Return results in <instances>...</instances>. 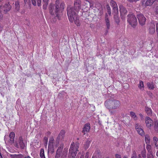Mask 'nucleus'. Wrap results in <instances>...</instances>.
<instances>
[{
  "label": "nucleus",
  "instance_id": "39448f33",
  "mask_svg": "<svg viewBox=\"0 0 158 158\" xmlns=\"http://www.w3.org/2000/svg\"><path fill=\"white\" fill-rule=\"evenodd\" d=\"M127 22L133 27H135L137 24V20L135 16L133 14L128 15Z\"/></svg>",
  "mask_w": 158,
  "mask_h": 158
},
{
  "label": "nucleus",
  "instance_id": "f257e3e1",
  "mask_svg": "<svg viewBox=\"0 0 158 158\" xmlns=\"http://www.w3.org/2000/svg\"><path fill=\"white\" fill-rule=\"evenodd\" d=\"M74 7H68L67 9V15L69 21L73 22L74 21L75 24L77 26L79 25V20L78 15L79 3L77 2H75Z\"/></svg>",
  "mask_w": 158,
  "mask_h": 158
},
{
  "label": "nucleus",
  "instance_id": "ddd939ff",
  "mask_svg": "<svg viewBox=\"0 0 158 158\" xmlns=\"http://www.w3.org/2000/svg\"><path fill=\"white\" fill-rule=\"evenodd\" d=\"M145 122L147 126L148 127H150L153 125V121L152 120L148 117H146Z\"/></svg>",
  "mask_w": 158,
  "mask_h": 158
},
{
  "label": "nucleus",
  "instance_id": "37998d69",
  "mask_svg": "<svg viewBox=\"0 0 158 158\" xmlns=\"http://www.w3.org/2000/svg\"><path fill=\"white\" fill-rule=\"evenodd\" d=\"M63 155H61V157H63V156H66L67 154V152H66L65 151H63Z\"/></svg>",
  "mask_w": 158,
  "mask_h": 158
},
{
  "label": "nucleus",
  "instance_id": "de8ad7c7",
  "mask_svg": "<svg viewBox=\"0 0 158 158\" xmlns=\"http://www.w3.org/2000/svg\"><path fill=\"white\" fill-rule=\"evenodd\" d=\"M115 158H121L120 155L118 154L115 155Z\"/></svg>",
  "mask_w": 158,
  "mask_h": 158
},
{
  "label": "nucleus",
  "instance_id": "6e6d98bb",
  "mask_svg": "<svg viewBox=\"0 0 158 158\" xmlns=\"http://www.w3.org/2000/svg\"><path fill=\"white\" fill-rule=\"evenodd\" d=\"M2 157V156L1 155H0V158H1Z\"/></svg>",
  "mask_w": 158,
  "mask_h": 158
},
{
  "label": "nucleus",
  "instance_id": "f3484780",
  "mask_svg": "<svg viewBox=\"0 0 158 158\" xmlns=\"http://www.w3.org/2000/svg\"><path fill=\"white\" fill-rule=\"evenodd\" d=\"M15 135L14 132H11L9 135V142L11 143H13L14 141Z\"/></svg>",
  "mask_w": 158,
  "mask_h": 158
},
{
  "label": "nucleus",
  "instance_id": "864d4df0",
  "mask_svg": "<svg viewBox=\"0 0 158 158\" xmlns=\"http://www.w3.org/2000/svg\"><path fill=\"white\" fill-rule=\"evenodd\" d=\"M156 156L158 157V151H157L156 153Z\"/></svg>",
  "mask_w": 158,
  "mask_h": 158
},
{
  "label": "nucleus",
  "instance_id": "dca6fc26",
  "mask_svg": "<svg viewBox=\"0 0 158 158\" xmlns=\"http://www.w3.org/2000/svg\"><path fill=\"white\" fill-rule=\"evenodd\" d=\"M146 150L145 148L141 151V154L138 155V158H146Z\"/></svg>",
  "mask_w": 158,
  "mask_h": 158
},
{
  "label": "nucleus",
  "instance_id": "3c124183",
  "mask_svg": "<svg viewBox=\"0 0 158 158\" xmlns=\"http://www.w3.org/2000/svg\"><path fill=\"white\" fill-rule=\"evenodd\" d=\"M139 115L140 116V117L141 119L143 118V114H139Z\"/></svg>",
  "mask_w": 158,
  "mask_h": 158
},
{
  "label": "nucleus",
  "instance_id": "a211bd4d",
  "mask_svg": "<svg viewBox=\"0 0 158 158\" xmlns=\"http://www.w3.org/2000/svg\"><path fill=\"white\" fill-rule=\"evenodd\" d=\"M48 153H50L51 154H52L54 152V148L53 144H48Z\"/></svg>",
  "mask_w": 158,
  "mask_h": 158
},
{
  "label": "nucleus",
  "instance_id": "4be33fe9",
  "mask_svg": "<svg viewBox=\"0 0 158 158\" xmlns=\"http://www.w3.org/2000/svg\"><path fill=\"white\" fill-rule=\"evenodd\" d=\"M147 85L148 88L150 89H153L155 88L154 84L153 82H148Z\"/></svg>",
  "mask_w": 158,
  "mask_h": 158
},
{
  "label": "nucleus",
  "instance_id": "72a5a7b5",
  "mask_svg": "<svg viewBox=\"0 0 158 158\" xmlns=\"http://www.w3.org/2000/svg\"><path fill=\"white\" fill-rule=\"evenodd\" d=\"M114 18L116 22L118 23L119 22L118 15L117 16L115 15H114Z\"/></svg>",
  "mask_w": 158,
  "mask_h": 158
},
{
  "label": "nucleus",
  "instance_id": "423d86ee",
  "mask_svg": "<svg viewBox=\"0 0 158 158\" xmlns=\"http://www.w3.org/2000/svg\"><path fill=\"white\" fill-rule=\"evenodd\" d=\"M11 7L9 3L6 4L3 6H0V21L3 19V15L2 12L3 10L5 13L9 11L11 9Z\"/></svg>",
  "mask_w": 158,
  "mask_h": 158
},
{
  "label": "nucleus",
  "instance_id": "13d9d810",
  "mask_svg": "<svg viewBox=\"0 0 158 158\" xmlns=\"http://www.w3.org/2000/svg\"><path fill=\"white\" fill-rule=\"evenodd\" d=\"M92 158H96L95 157H94L93 156Z\"/></svg>",
  "mask_w": 158,
  "mask_h": 158
},
{
  "label": "nucleus",
  "instance_id": "5701e85b",
  "mask_svg": "<svg viewBox=\"0 0 158 158\" xmlns=\"http://www.w3.org/2000/svg\"><path fill=\"white\" fill-rule=\"evenodd\" d=\"M145 110L148 115H150L152 114V110L151 108H148V107H146L145 108Z\"/></svg>",
  "mask_w": 158,
  "mask_h": 158
},
{
  "label": "nucleus",
  "instance_id": "6ab92c4d",
  "mask_svg": "<svg viewBox=\"0 0 158 158\" xmlns=\"http://www.w3.org/2000/svg\"><path fill=\"white\" fill-rule=\"evenodd\" d=\"M32 4L35 6L36 5V2H37L38 6H40L41 5V0H31Z\"/></svg>",
  "mask_w": 158,
  "mask_h": 158
},
{
  "label": "nucleus",
  "instance_id": "f03ea898",
  "mask_svg": "<svg viewBox=\"0 0 158 158\" xmlns=\"http://www.w3.org/2000/svg\"><path fill=\"white\" fill-rule=\"evenodd\" d=\"M105 105L106 108L109 110L110 113L112 114L113 112L110 111V110L118 108L120 106V102L118 100H109L105 101Z\"/></svg>",
  "mask_w": 158,
  "mask_h": 158
},
{
  "label": "nucleus",
  "instance_id": "393cba45",
  "mask_svg": "<svg viewBox=\"0 0 158 158\" xmlns=\"http://www.w3.org/2000/svg\"><path fill=\"white\" fill-rule=\"evenodd\" d=\"M43 9H46L48 4V0H43Z\"/></svg>",
  "mask_w": 158,
  "mask_h": 158
},
{
  "label": "nucleus",
  "instance_id": "412c9836",
  "mask_svg": "<svg viewBox=\"0 0 158 158\" xmlns=\"http://www.w3.org/2000/svg\"><path fill=\"white\" fill-rule=\"evenodd\" d=\"M153 143L156 149H158V138L156 137H153Z\"/></svg>",
  "mask_w": 158,
  "mask_h": 158
},
{
  "label": "nucleus",
  "instance_id": "052dcab7",
  "mask_svg": "<svg viewBox=\"0 0 158 158\" xmlns=\"http://www.w3.org/2000/svg\"><path fill=\"white\" fill-rule=\"evenodd\" d=\"M93 106V107H94V108H95L94 106Z\"/></svg>",
  "mask_w": 158,
  "mask_h": 158
},
{
  "label": "nucleus",
  "instance_id": "1a4fd4ad",
  "mask_svg": "<svg viewBox=\"0 0 158 158\" xmlns=\"http://www.w3.org/2000/svg\"><path fill=\"white\" fill-rule=\"evenodd\" d=\"M64 134L65 131L63 130H61L57 137L56 141L54 143L55 146H57L59 140L63 138Z\"/></svg>",
  "mask_w": 158,
  "mask_h": 158
},
{
  "label": "nucleus",
  "instance_id": "a878e982",
  "mask_svg": "<svg viewBox=\"0 0 158 158\" xmlns=\"http://www.w3.org/2000/svg\"><path fill=\"white\" fill-rule=\"evenodd\" d=\"M139 88L141 90H143L144 89V86L143 81H139V85H138Z\"/></svg>",
  "mask_w": 158,
  "mask_h": 158
},
{
  "label": "nucleus",
  "instance_id": "ea45409f",
  "mask_svg": "<svg viewBox=\"0 0 158 158\" xmlns=\"http://www.w3.org/2000/svg\"><path fill=\"white\" fill-rule=\"evenodd\" d=\"M147 158H153V156L152 153H150L148 154L147 155Z\"/></svg>",
  "mask_w": 158,
  "mask_h": 158
},
{
  "label": "nucleus",
  "instance_id": "a18cd8bd",
  "mask_svg": "<svg viewBox=\"0 0 158 158\" xmlns=\"http://www.w3.org/2000/svg\"><path fill=\"white\" fill-rule=\"evenodd\" d=\"M154 129L156 131H158V125H155Z\"/></svg>",
  "mask_w": 158,
  "mask_h": 158
},
{
  "label": "nucleus",
  "instance_id": "e2e57ef3",
  "mask_svg": "<svg viewBox=\"0 0 158 158\" xmlns=\"http://www.w3.org/2000/svg\"><path fill=\"white\" fill-rule=\"evenodd\" d=\"M88 153H86V155H87V154Z\"/></svg>",
  "mask_w": 158,
  "mask_h": 158
},
{
  "label": "nucleus",
  "instance_id": "f704fd0d",
  "mask_svg": "<svg viewBox=\"0 0 158 158\" xmlns=\"http://www.w3.org/2000/svg\"><path fill=\"white\" fill-rule=\"evenodd\" d=\"M106 8H107V10L108 13L109 15L110 16L111 15V11H110V10H111L110 8V6L108 5H107Z\"/></svg>",
  "mask_w": 158,
  "mask_h": 158
},
{
  "label": "nucleus",
  "instance_id": "bb28decb",
  "mask_svg": "<svg viewBox=\"0 0 158 158\" xmlns=\"http://www.w3.org/2000/svg\"><path fill=\"white\" fill-rule=\"evenodd\" d=\"M130 115L134 120H136L137 119V117L135 115V113L132 111L130 112Z\"/></svg>",
  "mask_w": 158,
  "mask_h": 158
},
{
  "label": "nucleus",
  "instance_id": "c03bdc74",
  "mask_svg": "<svg viewBox=\"0 0 158 158\" xmlns=\"http://www.w3.org/2000/svg\"><path fill=\"white\" fill-rule=\"evenodd\" d=\"M3 28V25L0 23V32L2 31Z\"/></svg>",
  "mask_w": 158,
  "mask_h": 158
},
{
  "label": "nucleus",
  "instance_id": "cd10ccee",
  "mask_svg": "<svg viewBox=\"0 0 158 158\" xmlns=\"http://www.w3.org/2000/svg\"><path fill=\"white\" fill-rule=\"evenodd\" d=\"M145 141L146 144L149 143H150V138L148 135H146L145 136Z\"/></svg>",
  "mask_w": 158,
  "mask_h": 158
},
{
  "label": "nucleus",
  "instance_id": "7ed1b4c3",
  "mask_svg": "<svg viewBox=\"0 0 158 158\" xmlns=\"http://www.w3.org/2000/svg\"><path fill=\"white\" fill-rule=\"evenodd\" d=\"M59 4V1H56L55 5L51 4L49 6V10L50 14L52 15H54L55 13L58 19H60V16L59 14L60 12Z\"/></svg>",
  "mask_w": 158,
  "mask_h": 158
},
{
  "label": "nucleus",
  "instance_id": "c756f323",
  "mask_svg": "<svg viewBox=\"0 0 158 158\" xmlns=\"http://www.w3.org/2000/svg\"><path fill=\"white\" fill-rule=\"evenodd\" d=\"M114 10V15H115L116 16L118 15V6L115 7L113 8Z\"/></svg>",
  "mask_w": 158,
  "mask_h": 158
},
{
  "label": "nucleus",
  "instance_id": "b1692460",
  "mask_svg": "<svg viewBox=\"0 0 158 158\" xmlns=\"http://www.w3.org/2000/svg\"><path fill=\"white\" fill-rule=\"evenodd\" d=\"M119 8L120 11L121 15L122 14V13H123L124 14H125L127 12V10L123 6H119Z\"/></svg>",
  "mask_w": 158,
  "mask_h": 158
},
{
  "label": "nucleus",
  "instance_id": "e433bc0d",
  "mask_svg": "<svg viewBox=\"0 0 158 158\" xmlns=\"http://www.w3.org/2000/svg\"><path fill=\"white\" fill-rule=\"evenodd\" d=\"M90 142L89 141H87L86 143L85 144L84 146L85 148L87 149L89 146Z\"/></svg>",
  "mask_w": 158,
  "mask_h": 158
},
{
  "label": "nucleus",
  "instance_id": "9d476101",
  "mask_svg": "<svg viewBox=\"0 0 158 158\" xmlns=\"http://www.w3.org/2000/svg\"><path fill=\"white\" fill-rule=\"evenodd\" d=\"M135 129L140 135H142L144 134V133L143 129L141 126L139 125L138 123L135 124Z\"/></svg>",
  "mask_w": 158,
  "mask_h": 158
},
{
  "label": "nucleus",
  "instance_id": "bf43d9fd",
  "mask_svg": "<svg viewBox=\"0 0 158 158\" xmlns=\"http://www.w3.org/2000/svg\"><path fill=\"white\" fill-rule=\"evenodd\" d=\"M124 158H127L126 157L124 156Z\"/></svg>",
  "mask_w": 158,
  "mask_h": 158
},
{
  "label": "nucleus",
  "instance_id": "6e6552de",
  "mask_svg": "<svg viewBox=\"0 0 158 158\" xmlns=\"http://www.w3.org/2000/svg\"><path fill=\"white\" fill-rule=\"evenodd\" d=\"M137 17L141 25H143L145 24L146 19L143 14L141 13L138 14L137 15Z\"/></svg>",
  "mask_w": 158,
  "mask_h": 158
},
{
  "label": "nucleus",
  "instance_id": "58836bf2",
  "mask_svg": "<svg viewBox=\"0 0 158 158\" xmlns=\"http://www.w3.org/2000/svg\"><path fill=\"white\" fill-rule=\"evenodd\" d=\"M54 138L53 137H51L49 140L48 144H53V142L54 141Z\"/></svg>",
  "mask_w": 158,
  "mask_h": 158
},
{
  "label": "nucleus",
  "instance_id": "8fccbe9b",
  "mask_svg": "<svg viewBox=\"0 0 158 158\" xmlns=\"http://www.w3.org/2000/svg\"><path fill=\"white\" fill-rule=\"evenodd\" d=\"M30 0H24V2L25 4L27 3L30 1Z\"/></svg>",
  "mask_w": 158,
  "mask_h": 158
},
{
  "label": "nucleus",
  "instance_id": "c85d7f7f",
  "mask_svg": "<svg viewBox=\"0 0 158 158\" xmlns=\"http://www.w3.org/2000/svg\"><path fill=\"white\" fill-rule=\"evenodd\" d=\"M154 1L155 0H147L145 3V4L147 6H151L153 4Z\"/></svg>",
  "mask_w": 158,
  "mask_h": 158
},
{
  "label": "nucleus",
  "instance_id": "a19ab883",
  "mask_svg": "<svg viewBox=\"0 0 158 158\" xmlns=\"http://www.w3.org/2000/svg\"><path fill=\"white\" fill-rule=\"evenodd\" d=\"M18 155L14 154H10V156L11 158H17Z\"/></svg>",
  "mask_w": 158,
  "mask_h": 158
},
{
  "label": "nucleus",
  "instance_id": "603ef678",
  "mask_svg": "<svg viewBox=\"0 0 158 158\" xmlns=\"http://www.w3.org/2000/svg\"><path fill=\"white\" fill-rule=\"evenodd\" d=\"M156 13L158 15V8H156Z\"/></svg>",
  "mask_w": 158,
  "mask_h": 158
},
{
  "label": "nucleus",
  "instance_id": "f8f14e48",
  "mask_svg": "<svg viewBox=\"0 0 158 158\" xmlns=\"http://www.w3.org/2000/svg\"><path fill=\"white\" fill-rule=\"evenodd\" d=\"M105 21L107 27V29L106 30V33H107L108 32V30L110 28V21L107 14H106L105 15Z\"/></svg>",
  "mask_w": 158,
  "mask_h": 158
},
{
  "label": "nucleus",
  "instance_id": "7c9ffc66",
  "mask_svg": "<svg viewBox=\"0 0 158 158\" xmlns=\"http://www.w3.org/2000/svg\"><path fill=\"white\" fill-rule=\"evenodd\" d=\"M110 4L111 6H112L113 8L117 6L116 3L113 0L111 1L110 2Z\"/></svg>",
  "mask_w": 158,
  "mask_h": 158
},
{
  "label": "nucleus",
  "instance_id": "0eeeda50",
  "mask_svg": "<svg viewBox=\"0 0 158 158\" xmlns=\"http://www.w3.org/2000/svg\"><path fill=\"white\" fill-rule=\"evenodd\" d=\"M14 145L17 148L24 149L25 147V144L23 142V139L21 137H20L18 141H16Z\"/></svg>",
  "mask_w": 158,
  "mask_h": 158
},
{
  "label": "nucleus",
  "instance_id": "4468645a",
  "mask_svg": "<svg viewBox=\"0 0 158 158\" xmlns=\"http://www.w3.org/2000/svg\"><path fill=\"white\" fill-rule=\"evenodd\" d=\"M63 147L60 146L58 148L56 151V154L55 156V158H60L61 156V153L63 149Z\"/></svg>",
  "mask_w": 158,
  "mask_h": 158
},
{
  "label": "nucleus",
  "instance_id": "5fc2aeb1",
  "mask_svg": "<svg viewBox=\"0 0 158 158\" xmlns=\"http://www.w3.org/2000/svg\"><path fill=\"white\" fill-rule=\"evenodd\" d=\"M103 12L102 11H101L100 12V15H102L103 14Z\"/></svg>",
  "mask_w": 158,
  "mask_h": 158
},
{
  "label": "nucleus",
  "instance_id": "aec40b11",
  "mask_svg": "<svg viewBox=\"0 0 158 158\" xmlns=\"http://www.w3.org/2000/svg\"><path fill=\"white\" fill-rule=\"evenodd\" d=\"M19 2L18 1H17L15 2V11H19Z\"/></svg>",
  "mask_w": 158,
  "mask_h": 158
},
{
  "label": "nucleus",
  "instance_id": "c9c22d12",
  "mask_svg": "<svg viewBox=\"0 0 158 158\" xmlns=\"http://www.w3.org/2000/svg\"><path fill=\"white\" fill-rule=\"evenodd\" d=\"M146 148L148 152H150L151 148V145L148 144H147Z\"/></svg>",
  "mask_w": 158,
  "mask_h": 158
},
{
  "label": "nucleus",
  "instance_id": "49530a36",
  "mask_svg": "<svg viewBox=\"0 0 158 158\" xmlns=\"http://www.w3.org/2000/svg\"><path fill=\"white\" fill-rule=\"evenodd\" d=\"M23 157V156L22 154H18V155L17 158H22Z\"/></svg>",
  "mask_w": 158,
  "mask_h": 158
},
{
  "label": "nucleus",
  "instance_id": "4d7b16f0",
  "mask_svg": "<svg viewBox=\"0 0 158 158\" xmlns=\"http://www.w3.org/2000/svg\"><path fill=\"white\" fill-rule=\"evenodd\" d=\"M80 158H84L83 156H81Z\"/></svg>",
  "mask_w": 158,
  "mask_h": 158
},
{
  "label": "nucleus",
  "instance_id": "2eb2a0df",
  "mask_svg": "<svg viewBox=\"0 0 158 158\" xmlns=\"http://www.w3.org/2000/svg\"><path fill=\"white\" fill-rule=\"evenodd\" d=\"M155 31V25L154 24L151 23L150 24L149 28V32L150 34H153Z\"/></svg>",
  "mask_w": 158,
  "mask_h": 158
},
{
  "label": "nucleus",
  "instance_id": "0e129e2a",
  "mask_svg": "<svg viewBox=\"0 0 158 158\" xmlns=\"http://www.w3.org/2000/svg\"><path fill=\"white\" fill-rule=\"evenodd\" d=\"M26 158V157H25V158Z\"/></svg>",
  "mask_w": 158,
  "mask_h": 158
},
{
  "label": "nucleus",
  "instance_id": "09e8293b",
  "mask_svg": "<svg viewBox=\"0 0 158 158\" xmlns=\"http://www.w3.org/2000/svg\"><path fill=\"white\" fill-rule=\"evenodd\" d=\"M156 32H157V34L158 35V23H157L156 24Z\"/></svg>",
  "mask_w": 158,
  "mask_h": 158
},
{
  "label": "nucleus",
  "instance_id": "20e7f679",
  "mask_svg": "<svg viewBox=\"0 0 158 158\" xmlns=\"http://www.w3.org/2000/svg\"><path fill=\"white\" fill-rule=\"evenodd\" d=\"M78 148V144H76L75 146L74 143H72L69 149V157L71 158H74L76 155Z\"/></svg>",
  "mask_w": 158,
  "mask_h": 158
},
{
  "label": "nucleus",
  "instance_id": "79ce46f5",
  "mask_svg": "<svg viewBox=\"0 0 158 158\" xmlns=\"http://www.w3.org/2000/svg\"><path fill=\"white\" fill-rule=\"evenodd\" d=\"M8 138V135H6L4 136V139L5 143H6V141H8V140H7V139Z\"/></svg>",
  "mask_w": 158,
  "mask_h": 158
},
{
  "label": "nucleus",
  "instance_id": "4c0bfd02",
  "mask_svg": "<svg viewBox=\"0 0 158 158\" xmlns=\"http://www.w3.org/2000/svg\"><path fill=\"white\" fill-rule=\"evenodd\" d=\"M48 139V137H45L44 138V141L45 142V145L47 146Z\"/></svg>",
  "mask_w": 158,
  "mask_h": 158
},
{
  "label": "nucleus",
  "instance_id": "473e14b6",
  "mask_svg": "<svg viewBox=\"0 0 158 158\" xmlns=\"http://www.w3.org/2000/svg\"><path fill=\"white\" fill-rule=\"evenodd\" d=\"M40 156L41 158H45L44 154V150L43 149H41L40 150Z\"/></svg>",
  "mask_w": 158,
  "mask_h": 158
},
{
  "label": "nucleus",
  "instance_id": "680f3d73",
  "mask_svg": "<svg viewBox=\"0 0 158 158\" xmlns=\"http://www.w3.org/2000/svg\"><path fill=\"white\" fill-rule=\"evenodd\" d=\"M156 117H155V118H154V119H156Z\"/></svg>",
  "mask_w": 158,
  "mask_h": 158
},
{
  "label": "nucleus",
  "instance_id": "9b49d317",
  "mask_svg": "<svg viewBox=\"0 0 158 158\" xmlns=\"http://www.w3.org/2000/svg\"><path fill=\"white\" fill-rule=\"evenodd\" d=\"M90 128V124L89 123H87L85 125L82 132L83 133L84 135H85L89 131Z\"/></svg>",
  "mask_w": 158,
  "mask_h": 158
},
{
  "label": "nucleus",
  "instance_id": "2f4dec72",
  "mask_svg": "<svg viewBox=\"0 0 158 158\" xmlns=\"http://www.w3.org/2000/svg\"><path fill=\"white\" fill-rule=\"evenodd\" d=\"M132 154L131 158H138L135 151L134 150L132 151Z\"/></svg>",
  "mask_w": 158,
  "mask_h": 158
}]
</instances>
